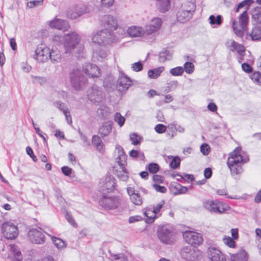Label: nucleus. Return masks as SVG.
I'll use <instances>...</instances> for the list:
<instances>
[{
  "label": "nucleus",
  "mask_w": 261,
  "mask_h": 261,
  "mask_svg": "<svg viewBox=\"0 0 261 261\" xmlns=\"http://www.w3.org/2000/svg\"><path fill=\"white\" fill-rule=\"evenodd\" d=\"M144 214L147 218L146 222L148 223H152L156 218V215L154 210L151 207L146 208L144 211Z\"/></svg>",
  "instance_id": "473e14b6"
},
{
  "label": "nucleus",
  "mask_w": 261,
  "mask_h": 261,
  "mask_svg": "<svg viewBox=\"0 0 261 261\" xmlns=\"http://www.w3.org/2000/svg\"><path fill=\"white\" fill-rule=\"evenodd\" d=\"M116 149L118 150V156L116 159L117 162L123 173H127V171L125 167L127 156L125 154L122 147L120 145H116Z\"/></svg>",
  "instance_id": "aec40b11"
},
{
  "label": "nucleus",
  "mask_w": 261,
  "mask_h": 261,
  "mask_svg": "<svg viewBox=\"0 0 261 261\" xmlns=\"http://www.w3.org/2000/svg\"><path fill=\"white\" fill-rule=\"evenodd\" d=\"M127 192L129 196L131 201L136 205H141L143 203L142 198L140 194L134 188L128 187Z\"/></svg>",
  "instance_id": "b1692460"
},
{
  "label": "nucleus",
  "mask_w": 261,
  "mask_h": 261,
  "mask_svg": "<svg viewBox=\"0 0 261 261\" xmlns=\"http://www.w3.org/2000/svg\"><path fill=\"white\" fill-rule=\"evenodd\" d=\"M85 73L89 77H98L100 75L99 69L95 65L90 63H85L83 67Z\"/></svg>",
  "instance_id": "412c9836"
},
{
  "label": "nucleus",
  "mask_w": 261,
  "mask_h": 261,
  "mask_svg": "<svg viewBox=\"0 0 261 261\" xmlns=\"http://www.w3.org/2000/svg\"><path fill=\"white\" fill-rule=\"evenodd\" d=\"M250 78L256 84L261 86V73L259 71H254L250 75Z\"/></svg>",
  "instance_id": "37998d69"
},
{
  "label": "nucleus",
  "mask_w": 261,
  "mask_h": 261,
  "mask_svg": "<svg viewBox=\"0 0 261 261\" xmlns=\"http://www.w3.org/2000/svg\"><path fill=\"white\" fill-rule=\"evenodd\" d=\"M232 238L228 237H225L223 239V242L225 244H226L227 246H229L230 248H235L236 246V242L233 240Z\"/></svg>",
  "instance_id": "864d4df0"
},
{
  "label": "nucleus",
  "mask_w": 261,
  "mask_h": 261,
  "mask_svg": "<svg viewBox=\"0 0 261 261\" xmlns=\"http://www.w3.org/2000/svg\"><path fill=\"white\" fill-rule=\"evenodd\" d=\"M87 96L92 102H97L101 100L102 92L97 86L94 85L88 90Z\"/></svg>",
  "instance_id": "dca6fc26"
},
{
  "label": "nucleus",
  "mask_w": 261,
  "mask_h": 261,
  "mask_svg": "<svg viewBox=\"0 0 261 261\" xmlns=\"http://www.w3.org/2000/svg\"><path fill=\"white\" fill-rule=\"evenodd\" d=\"M132 70L136 72H138L142 70L143 65L141 62H136L131 65Z\"/></svg>",
  "instance_id": "13d9d810"
},
{
  "label": "nucleus",
  "mask_w": 261,
  "mask_h": 261,
  "mask_svg": "<svg viewBox=\"0 0 261 261\" xmlns=\"http://www.w3.org/2000/svg\"><path fill=\"white\" fill-rule=\"evenodd\" d=\"M9 250L12 253V256H8L11 261H22L23 257L19 248L15 244L9 245Z\"/></svg>",
  "instance_id": "393cba45"
},
{
  "label": "nucleus",
  "mask_w": 261,
  "mask_h": 261,
  "mask_svg": "<svg viewBox=\"0 0 261 261\" xmlns=\"http://www.w3.org/2000/svg\"><path fill=\"white\" fill-rule=\"evenodd\" d=\"M81 40L80 36L75 32H72L67 33L64 36V49L65 54H73V53H79L80 49L82 48V46H79Z\"/></svg>",
  "instance_id": "7ed1b4c3"
},
{
  "label": "nucleus",
  "mask_w": 261,
  "mask_h": 261,
  "mask_svg": "<svg viewBox=\"0 0 261 261\" xmlns=\"http://www.w3.org/2000/svg\"><path fill=\"white\" fill-rule=\"evenodd\" d=\"M114 120L121 127L123 125L125 119L119 113H116L114 116Z\"/></svg>",
  "instance_id": "49530a36"
},
{
  "label": "nucleus",
  "mask_w": 261,
  "mask_h": 261,
  "mask_svg": "<svg viewBox=\"0 0 261 261\" xmlns=\"http://www.w3.org/2000/svg\"><path fill=\"white\" fill-rule=\"evenodd\" d=\"M130 139L132 141V144L137 145L140 144L141 137L136 133H133L130 135Z\"/></svg>",
  "instance_id": "603ef678"
},
{
  "label": "nucleus",
  "mask_w": 261,
  "mask_h": 261,
  "mask_svg": "<svg viewBox=\"0 0 261 261\" xmlns=\"http://www.w3.org/2000/svg\"><path fill=\"white\" fill-rule=\"evenodd\" d=\"M147 169L150 173H155L159 170L160 166L156 163H151L148 165Z\"/></svg>",
  "instance_id": "5fc2aeb1"
},
{
  "label": "nucleus",
  "mask_w": 261,
  "mask_h": 261,
  "mask_svg": "<svg viewBox=\"0 0 261 261\" xmlns=\"http://www.w3.org/2000/svg\"><path fill=\"white\" fill-rule=\"evenodd\" d=\"M252 17L257 22H261V7L254 8L251 11Z\"/></svg>",
  "instance_id": "a19ab883"
},
{
  "label": "nucleus",
  "mask_w": 261,
  "mask_h": 261,
  "mask_svg": "<svg viewBox=\"0 0 261 261\" xmlns=\"http://www.w3.org/2000/svg\"><path fill=\"white\" fill-rule=\"evenodd\" d=\"M111 261H127V258L122 254H115Z\"/></svg>",
  "instance_id": "69168bd1"
},
{
  "label": "nucleus",
  "mask_w": 261,
  "mask_h": 261,
  "mask_svg": "<svg viewBox=\"0 0 261 261\" xmlns=\"http://www.w3.org/2000/svg\"><path fill=\"white\" fill-rule=\"evenodd\" d=\"M50 48L45 45L41 44L36 48L33 57L39 63H44L49 59Z\"/></svg>",
  "instance_id": "9b49d317"
},
{
  "label": "nucleus",
  "mask_w": 261,
  "mask_h": 261,
  "mask_svg": "<svg viewBox=\"0 0 261 261\" xmlns=\"http://www.w3.org/2000/svg\"><path fill=\"white\" fill-rule=\"evenodd\" d=\"M208 257L212 261H226L225 255L215 248L208 249Z\"/></svg>",
  "instance_id": "5701e85b"
},
{
  "label": "nucleus",
  "mask_w": 261,
  "mask_h": 261,
  "mask_svg": "<svg viewBox=\"0 0 261 261\" xmlns=\"http://www.w3.org/2000/svg\"><path fill=\"white\" fill-rule=\"evenodd\" d=\"M249 18L246 10L244 11L239 17V23L240 28H238L235 19L232 21V25L236 35L242 37L244 34V32L247 30Z\"/></svg>",
  "instance_id": "6e6552de"
},
{
  "label": "nucleus",
  "mask_w": 261,
  "mask_h": 261,
  "mask_svg": "<svg viewBox=\"0 0 261 261\" xmlns=\"http://www.w3.org/2000/svg\"><path fill=\"white\" fill-rule=\"evenodd\" d=\"M112 123L108 121L101 124L98 129V133L103 137L107 136L111 132Z\"/></svg>",
  "instance_id": "2f4dec72"
},
{
  "label": "nucleus",
  "mask_w": 261,
  "mask_h": 261,
  "mask_svg": "<svg viewBox=\"0 0 261 261\" xmlns=\"http://www.w3.org/2000/svg\"><path fill=\"white\" fill-rule=\"evenodd\" d=\"M49 59L53 63H58L61 60V55L60 51L57 49H50Z\"/></svg>",
  "instance_id": "e433bc0d"
},
{
  "label": "nucleus",
  "mask_w": 261,
  "mask_h": 261,
  "mask_svg": "<svg viewBox=\"0 0 261 261\" xmlns=\"http://www.w3.org/2000/svg\"><path fill=\"white\" fill-rule=\"evenodd\" d=\"M182 258L187 261H195L200 256V252L191 246H185L180 251Z\"/></svg>",
  "instance_id": "ddd939ff"
},
{
  "label": "nucleus",
  "mask_w": 261,
  "mask_h": 261,
  "mask_svg": "<svg viewBox=\"0 0 261 261\" xmlns=\"http://www.w3.org/2000/svg\"><path fill=\"white\" fill-rule=\"evenodd\" d=\"M132 84V81L127 76L122 75L117 81V88L118 91L124 92L128 89Z\"/></svg>",
  "instance_id": "4be33fe9"
},
{
  "label": "nucleus",
  "mask_w": 261,
  "mask_h": 261,
  "mask_svg": "<svg viewBox=\"0 0 261 261\" xmlns=\"http://www.w3.org/2000/svg\"><path fill=\"white\" fill-rule=\"evenodd\" d=\"M2 232L7 239H14L18 234V228L13 223L7 222L2 224Z\"/></svg>",
  "instance_id": "f8f14e48"
},
{
  "label": "nucleus",
  "mask_w": 261,
  "mask_h": 261,
  "mask_svg": "<svg viewBox=\"0 0 261 261\" xmlns=\"http://www.w3.org/2000/svg\"><path fill=\"white\" fill-rule=\"evenodd\" d=\"M166 128L167 126L165 125L162 124H158L155 126L154 130L158 134H162L166 132Z\"/></svg>",
  "instance_id": "bf43d9fd"
},
{
  "label": "nucleus",
  "mask_w": 261,
  "mask_h": 261,
  "mask_svg": "<svg viewBox=\"0 0 261 261\" xmlns=\"http://www.w3.org/2000/svg\"><path fill=\"white\" fill-rule=\"evenodd\" d=\"M250 36L253 40H258L261 38V29L259 27H253Z\"/></svg>",
  "instance_id": "58836bf2"
},
{
  "label": "nucleus",
  "mask_w": 261,
  "mask_h": 261,
  "mask_svg": "<svg viewBox=\"0 0 261 261\" xmlns=\"http://www.w3.org/2000/svg\"><path fill=\"white\" fill-rule=\"evenodd\" d=\"M90 7L84 4H79L71 7L67 13L68 18L75 19L84 14L90 12Z\"/></svg>",
  "instance_id": "1a4fd4ad"
},
{
  "label": "nucleus",
  "mask_w": 261,
  "mask_h": 261,
  "mask_svg": "<svg viewBox=\"0 0 261 261\" xmlns=\"http://www.w3.org/2000/svg\"><path fill=\"white\" fill-rule=\"evenodd\" d=\"M157 234L158 239L163 244L171 245L176 242L175 232L169 225H164L159 228Z\"/></svg>",
  "instance_id": "39448f33"
},
{
  "label": "nucleus",
  "mask_w": 261,
  "mask_h": 261,
  "mask_svg": "<svg viewBox=\"0 0 261 261\" xmlns=\"http://www.w3.org/2000/svg\"><path fill=\"white\" fill-rule=\"evenodd\" d=\"M164 70L165 68L164 66H160L153 69L148 70L147 74L149 78L156 79L161 75V73Z\"/></svg>",
  "instance_id": "c9c22d12"
},
{
  "label": "nucleus",
  "mask_w": 261,
  "mask_h": 261,
  "mask_svg": "<svg viewBox=\"0 0 261 261\" xmlns=\"http://www.w3.org/2000/svg\"><path fill=\"white\" fill-rule=\"evenodd\" d=\"M48 24L51 28L57 29L64 32L67 31L70 28V25L66 20L57 18L50 21Z\"/></svg>",
  "instance_id": "6ab92c4d"
},
{
  "label": "nucleus",
  "mask_w": 261,
  "mask_h": 261,
  "mask_svg": "<svg viewBox=\"0 0 261 261\" xmlns=\"http://www.w3.org/2000/svg\"><path fill=\"white\" fill-rule=\"evenodd\" d=\"M28 237L32 243L36 244H42L45 241V236L40 228L31 229L28 233Z\"/></svg>",
  "instance_id": "2eb2a0df"
},
{
  "label": "nucleus",
  "mask_w": 261,
  "mask_h": 261,
  "mask_svg": "<svg viewBox=\"0 0 261 261\" xmlns=\"http://www.w3.org/2000/svg\"><path fill=\"white\" fill-rule=\"evenodd\" d=\"M210 23L214 28H217L220 26L222 23V16L218 15L215 16L212 15L209 17Z\"/></svg>",
  "instance_id": "f704fd0d"
},
{
  "label": "nucleus",
  "mask_w": 261,
  "mask_h": 261,
  "mask_svg": "<svg viewBox=\"0 0 261 261\" xmlns=\"http://www.w3.org/2000/svg\"><path fill=\"white\" fill-rule=\"evenodd\" d=\"M129 154L130 156L134 158H139L140 156H141L142 158H144V154L142 153H141L137 150H131L129 152Z\"/></svg>",
  "instance_id": "e2e57ef3"
},
{
  "label": "nucleus",
  "mask_w": 261,
  "mask_h": 261,
  "mask_svg": "<svg viewBox=\"0 0 261 261\" xmlns=\"http://www.w3.org/2000/svg\"><path fill=\"white\" fill-rule=\"evenodd\" d=\"M43 0H34L31 1L28 5V7L32 8L34 7L39 6L42 4Z\"/></svg>",
  "instance_id": "0e129e2a"
},
{
  "label": "nucleus",
  "mask_w": 261,
  "mask_h": 261,
  "mask_svg": "<svg viewBox=\"0 0 261 261\" xmlns=\"http://www.w3.org/2000/svg\"><path fill=\"white\" fill-rule=\"evenodd\" d=\"M101 190L103 192H109L113 190L114 181L111 177H107L105 180L101 179Z\"/></svg>",
  "instance_id": "a878e982"
},
{
  "label": "nucleus",
  "mask_w": 261,
  "mask_h": 261,
  "mask_svg": "<svg viewBox=\"0 0 261 261\" xmlns=\"http://www.w3.org/2000/svg\"><path fill=\"white\" fill-rule=\"evenodd\" d=\"M152 187L154 189V190L158 192L161 193H165L167 189V188L162 186H160L158 185V184H153L152 185Z\"/></svg>",
  "instance_id": "4d7b16f0"
},
{
  "label": "nucleus",
  "mask_w": 261,
  "mask_h": 261,
  "mask_svg": "<svg viewBox=\"0 0 261 261\" xmlns=\"http://www.w3.org/2000/svg\"><path fill=\"white\" fill-rule=\"evenodd\" d=\"M230 261H247L248 259L247 253L243 249L237 253H230Z\"/></svg>",
  "instance_id": "bb28decb"
},
{
  "label": "nucleus",
  "mask_w": 261,
  "mask_h": 261,
  "mask_svg": "<svg viewBox=\"0 0 261 261\" xmlns=\"http://www.w3.org/2000/svg\"><path fill=\"white\" fill-rule=\"evenodd\" d=\"M184 72V69L181 66H178L172 68L170 70V73L173 76H180Z\"/></svg>",
  "instance_id": "a18cd8bd"
},
{
  "label": "nucleus",
  "mask_w": 261,
  "mask_h": 261,
  "mask_svg": "<svg viewBox=\"0 0 261 261\" xmlns=\"http://www.w3.org/2000/svg\"><path fill=\"white\" fill-rule=\"evenodd\" d=\"M184 69L187 73L191 74L193 72L194 70V65L192 63L187 62L184 64Z\"/></svg>",
  "instance_id": "de8ad7c7"
},
{
  "label": "nucleus",
  "mask_w": 261,
  "mask_h": 261,
  "mask_svg": "<svg viewBox=\"0 0 261 261\" xmlns=\"http://www.w3.org/2000/svg\"><path fill=\"white\" fill-rule=\"evenodd\" d=\"M51 240L55 246L58 249H62L66 246V242L55 237H51Z\"/></svg>",
  "instance_id": "ea45409f"
},
{
  "label": "nucleus",
  "mask_w": 261,
  "mask_h": 261,
  "mask_svg": "<svg viewBox=\"0 0 261 261\" xmlns=\"http://www.w3.org/2000/svg\"><path fill=\"white\" fill-rule=\"evenodd\" d=\"M204 207L213 213L222 214L230 208L226 203L217 200H206L203 202Z\"/></svg>",
  "instance_id": "0eeeda50"
},
{
  "label": "nucleus",
  "mask_w": 261,
  "mask_h": 261,
  "mask_svg": "<svg viewBox=\"0 0 261 261\" xmlns=\"http://www.w3.org/2000/svg\"><path fill=\"white\" fill-rule=\"evenodd\" d=\"M63 40H64V37L59 35H55L52 37V41L55 45L59 44Z\"/></svg>",
  "instance_id": "052dcab7"
},
{
  "label": "nucleus",
  "mask_w": 261,
  "mask_h": 261,
  "mask_svg": "<svg viewBox=\"0 0 261 261\" xmlns=\"http://www.w3.org/2000/svg\"><path fill=\"white\" fill-rule=\"evenodd\" d=\"M227 47L231 51H234L235 50L237 51L239 55L245 54L244 46L243 45L237 43L233 40H231L230 44L227 45Z\"/></svg>",
  "instance_id": "7c9ffc66"
},
{
  "label": "nucleus",
  "mask_w": 261,
  "mask_h": 261,
  "mask_svg": "<svg viewBox=\"0 0 261 261\" xmlns=\"http://www.w3.org/2000/svg\"><path fill=\"white\" fill-rule=\"evenodd\" d=\"M175 188L177 190V192H175V194H184L188 191V188L186 187L182 186L180 184H177L175 186Z\"/></svg>",
  "instance_id": "6e6d98bb"
},
{
  "label": "nucleus",
  "mask_w": 261,
  "mask_h": 261,
  "mask_svg": "<svg viewBox=\"0 0 261 261\" xmlns=\"http://www.w3.org/2000/svg\"><path fill=\"white\" fill-rule=\"evenodd\" d=\"M242 69L246 73H250L252 70V68L246 63H244L242 64Z\"/></svg>",
  "instance_id": "774afa93"
},
{
  "label": "nucleus",
  "mask_w": 261,
  "mask_h": 261,
  "mask_svg": "<svg viewBox=\"0 0 261 261\" xmlns=\"http://www.w3.org/2000/svg\"><path fill=\"white\" fill-rule=\"evenodd\" d=\"M121 37L116 35L112 31L104 29L97 31L91 36L92 43L100 46L109 47L118 42Z\"/></svg>",
  "instance_id": "f03ea898"
},
{
  "label": "nucleus",
  "mask_w": 261,
  "mask_h": 261,
  "mask_svg": "<svg viewBox=\"0 0 261 261\" xmlns=\"http://www.w3.org/2000/svg\"><path fill=\"white\" fill-rule=\"evenodd\" d=\"M178 86V82L177 81H171L168 84L166 91L170 92L175 90Z\"/></svg>",
  "instance_id": "8fccbe9b"
},
{
  "label": "nucleus",
  "mask_w": 261,
  "mask_h": 261,
  "mask_svg": "<svg viewBox=\"0 0 261 261\" xmlns=\"http://www.w3.org/2000/svg\"><path fill=\"white\" fill-rule=\"evenodd\" d=\"M248 161V159L242 155L241 148L237 147L230 152L227 161V165L231 176L234 178L239 177L243 172V165Z\"/></svg>",
  "instance_id": "f257e3e1"
},
{
  "label": "nucleus",
  "mask_w": 261,
  "mask_h": 261,
  "mask_svg": "<svg viewBox=\"0 0 261 261\" xmlns=\"http://www.w3.org/2000/svg\"><path fill=\"white\" fill-rule=\"evenodd\" d=\"M171 157L172 158V160L170 163V167L173 169L177 168L180 165V160L178 156Z\"/></svg>",
  "instance_id": "3c124183"
},
{
  "label": "nucleus",
  "mask_w": 261,
  "mask_h": 261,
  "mask_svg": "<svg viewBox=\"0 0 261 261\" xmlns=\"http://www.w3.org/2000/svg\"><path fill=\"white\" fill-rule=\"evenodd\" d=\"M97 113L101 115L102 117H106L111 113V110L106 106L102 105L98 109Z\"/></svg>",
  "instance_id": "c03bdc74"
},
{
  "label": "nucleus",
  "mask_w": 261,
  "mask_h": 261,
  "mask_svg": "<svg viewBox=\"0 0 261 261\" xmlns=\"http://www.w3.org/2000/svg\"><path fill=\"white\" fill-rule=\"evenodd\" d=\"M200 151L204 155H207L210 151V147L207 144H203L200 147Z\"/></svg>",
  "instance_id": "680f3d73"
},
{
  "label": "nucleus",
  "mask_w": 261,
  "mask_h": 261,
  "mask_svg": "<svg viewBox=\"0 0 261 261\" xmlns=\"http://www.w3.org/2000/svg\"><path fill=\"white\" fill-rule=\"evenodd\" d=\"M99 204L106 210H114L121 204L120 199L115 196H103L99 201Z\"/></svg>",
  "instance_id": "9d476101"
},
{
  "label": "nucleus",
  "mask_w": 261,
  "mask_h": 261,
  "mask_svg": "<svg viewBox=\"0 0 261 261\" xmlns=\"http://www.w3.org/2000/svg\"><path fill=\"white\" fill-rule=\"evenodd\" d=\"M162 20L159 18H154L146 25L145 34L151 35L158 31L162 25Z\"/></svg>",
  "instance_id": "a211bd4d"
},
{
  "label": "nucleus",
  "mask_w": 261,
  "mask_h": 261,
  "mask_svg": "<svg viewBox=\"0 0 261 261\" xmlns=\"http://www.w3.org/2000/svg\"><path fill=\"white\" fill-rule=\"evenodd\" d=\"M127 33L130 36L137 37L142 36L145 34V31L142 27L132 26L128 29Z\"/></svg>",
  "instance_id": "c85d7f7f"
},
{
  "label": "nucleus",
  "mask_w": 261,
  "mask_h": 261,
  "mask_svg": "<svg viewBox=\"0 0 261 261\" xmlns=\"http://www.w3.org/2000/svg\"><path fill=\"white\" fill-rule=\"evenodd\" d=\"M172 54L168 50H165L161 51L159 55V61L161 63H164L166 61L171 59Z\"/></svg>",
  "instance_id": "4c0bfd02"
},
{
  "label": "nucleus",
  "mask_w": 261,
  "mask_h": 261,
  "mask_svg": "<svg viewBox=\"0 0 261 261\" xmlns=\"http://www.w3.org/2000/svg\"><path fill=\"white\" fill-rule=\"evenodd\" d=\"M254 3L253 0H244L243 2L240 3L235 10L236 13L239 11V10L243 7H246V11L249 9V7Z\"/></svg>",
  "instance_id": "79ce46f5"
},
{
  "label": "nucleus",
  "mask_w": 261,
  "mask_h": 261,
  "mask_svg": "<svg viewBox=\"0 0 261 261\" xmlns=\"http://www.w3.org/2000/svg\"><path fill=\"white\" fill-rule=\"evenodd\" d=\"M100 23L103 27H108L110 30H116L118 26L116 19L110 15H104L101 17Z\"/></svg>",
  "instance_id": "f3484780"
},
{
  "label": "nucleus",
  "mask_w": 261,
  "mask_h": 261,
  "mask_svg": "<svg viewBox=\"0 0 261 261\" xmlns=\"http://www.w3.org/2000/svg\"><path fill=\"white\" fill-rule=\"evenodd\" d=\"M31 77L33 82L35 84H39L42 85L45 84L46 82V80L44 77L32 75Z\"/></svg>",
  "instance_id": "09e8293b"
},
{
  "label": "nucleus",
  "mask_w": 261,
  "mask_h": 261,
  "mask_svg": "<svg viewBox=\"0 0 261 261\" xmlns=\"http://www.w3.org/2000/svg\"><path fill=\"white\" fill-rule=\"evenodd\" d=\"M92 143L94 146H95L96 149L99 152H102L103 151L104 144L100 137L97 135L93 136Z\"/></svg>",
  "instance_id": "72a5a7b5"
},
{
  "label": "nucleus",
  "mask_w": 261,
  "mask_h": 261,
  "mask_svg": "<svg viewBox=\"0 0 261 261\" xmlns=\"http://www.w3.org/2000/svg\"><path fill=\"white\" fill-rule=\"evenodd\" d=\"M71 87L75 90H82L85 86L87 80L78 69H73L69 74Z\"/></svg>",
  "instance_id": "423d86ee"
},
{
  "label": "nucleus",
  "mask_w": 261,
  "mask_h": 261,
  "mask_svg": "<svg viewBox=\"0 0 261 261\" xmlns=\"http://www.w3.org/2000/svg\"><path fill=\"white\" fill-rule=\"evenodd\" d=\"M156 7L160 12L165 13L170 8V0H156Z\"/></svg>",
  "instance_id": "cd10ccee"
},
{
  "label": "nucleus",
  "mask_w": 261,
  "mask_h": 261,
  "mask_svg": "<svg viewBox=\"0 0 261 261\" xmlns=\"http://www.w3.org/2000/svg\"><path fill=\"white\" fill-rule=\"evenodd\" d=\"M62 173L66 176H70L72 173V169L68 166H63L61 168Z\"/></svg>",
  "instance_id": "338daca9"
},
{
  "label": "nucleus",
  "mask_w": 261,
  "mask_h": 261,
  "mask_svg": "<svg viewBox=\"0 0 261 261\" xmlns=\"http://www.w3.org/2000/svg\"><path fill=\"white\" fill-rule=\"evenodd\" d=\"M195 10L196 5L193 2H184L177 9L176 12L177 21L181 23L189 21L192 17Z\"/></svg>",
  "instance_id": "20e7f679"
},
{
  "label": "nucleus",
  "mask_w": 261,
  "mask_h": 261,
  "mask_svg": "<svg viewBox=\"0 0 261 261\" xmlns=\"http://www.w3.org/2000/svg\"><path fill=\"white\" fill-rule=\"evenodd\" d=\"M182 236L185 241L192 245H199L203 241L201 234L196 232L186 231Z\"/></svg>",
  "instance_id": "4468645a"
},
{
  "label": "nucleus",
  "mask_w": 261,
  "mask_h": 261,
  "mask_svg": "<svg viewBox=\"0 0 261 261\" xmlns=\"http://www.w3.org/2000/svg\"><path fill=\"white\" fill-rule=\"evenodd\" d=\"M109 47L99 46V47L94 51V55L96 56L97 60L103 59L107 58L109 54Z\"/></svg>",
  "instance_id": "c756f323"
}]
</instances>
